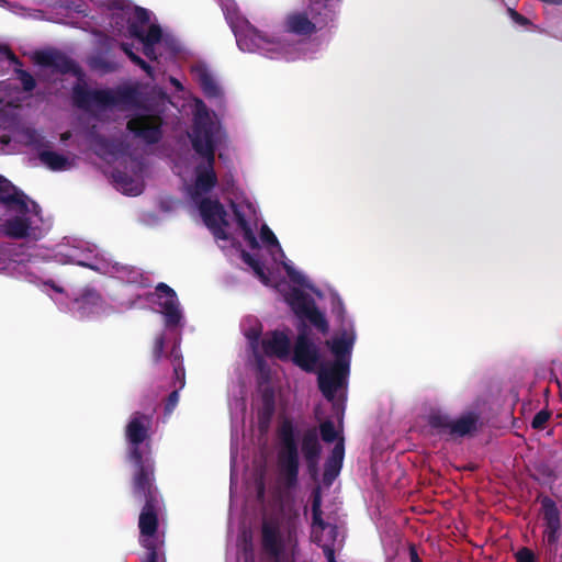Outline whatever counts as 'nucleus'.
<instances>
[{
    "label": "nucleus",
    "instance_id": "f257e3e1",
    "mask_svg": "<svg viewBox=\"0 0 562 562\" xmlns=\"http://www.w3.org/2000/svg\"><path fill=\"white\" fill-rule=\"evenodd\" d=\"M146 473L132 476L133 496L139 503H144L138 519L139 532L144 537L140 543L146 550L142 562H159L160 553L154 536L158 530L161 496L156 486L155 475H147Z\"/></svg>",
    "mask_w": 562,
    "mask_h": 562
},
{
    "label": "nucleus",
    "instance_id": "f03ea898",
    "mask_svg": "<svg viewBox=\"0 0 562 562\" xmlns=\"http://www.w3.org/2000/svg\"><path fill=\"white\" fill-rule=\"evenodd\" d=\"M191 143L194 151L205 159V162L195 167V182L193 199L198 195L209 193L217 184V176L214 170L215 165V139L214 123L207 114H198L194 117Z\"/></svg>",
    "mask_w": 562,
    "mask_h": 562
},
{
    "label": "nucleus",
    "instance_id": "7ed1b4c3",
    "mask_svg": "<svg viewBox=\"0 0 562 562\" xmlns=\"http://www.w3.org/2000/svg\"><path fill=\"white\" fill-rule=\"evenodd\" d=\"M340 0H310L307 11H293L285 15L286 33L308 37L334 20L335 5Z\"/></svg>",
    "mask_w": 562,
    "mask_h": 562
},
{
    "label": "nucleus",
    "instance_id": "20e7f679",
    "mask_svg": "<svg viewBox=\"0 0 562 562\" xmlns=\"http://www.w3.org/2000/svg\"><path fill=\"white\" fill-rule=\"evenodd\" d=\"M0 203L8 211L20 214L4 221L1 225L3 234L14 239L27 237L31 228V221L26 217L27 196L2 176H0Z\"/></svg>",
    "mask_w": 562,
    "mask_h": 562
},
{
    "label": "nucleus",
    "instance_id": "39448f33",
    "mask_svg": "<svg viewBox=\"0 0 562 562\" xmlns=\"http://www.w3.org/2000/svg\"><path fill=\"white\" fill-rule=\"evenodd\" d=\"M149 425V416L135 413L125 429V436L130 443L128 460L134 465L133 476L145 472L147 475H155V461L150 454L149 445H146L147 451L140 447L148 438Z\"/></svg>",
    "mask_w": 562,
    "mask_h": 562
},
{
    "label": "nucleus",
    "instance_id": "423d86ee",
    "mask_svg": "<svg viewBox=\"0 0 562 562\" xmlns=\"http://www.w3.org/2000/svg\"><path fill=\"white\" fill-rule=\"evenodd\" d=\"M278 436L280 439L278 452L279 475L285 487L293 488L299 481L300 456L294 426L290 419L281 423Z\"/></svg>",
    "mask_w": 562,
    "mask_h": 562
},
{
    "label": "nucleus",
    "instance_id": "0eeeda50",
    "mask_svg": "<svg viewBox=\"0 0 562 562\" xmlns=\"http://www.w3.org/2000/svg\"><path fill=\"white\" fill-rule=\"evenodd\" d=\"M131 97L130 90L113 92L111 89H89L86 85L77 83L72 88V103L83 111L93 109L105 110L124 103Z\"/></svg>",
    "mask_w": 562,
    "mask_h": 562
},
{
    "label": "nucleus",
    "instance_id": "6e6552de",
    "mask_svg": "<svg viewBox=\"0 0 562 562\" xmlns=\"http://www.w3.org/2000/svg\"><path fill=\"white\" fill-rule=\"evenodd\" d=\"M480 415L475 412H468L457 419L440 412L431 413L428 416V425L440 436H448L451 439L471 436L479 428Z\"/></svg>",
    "mask_w": 562,
    "mask_h": 562
},
{
    "label": "nucleus",
    "instance_id": "1a4fd4ad",
    "mask_svg": "<svg viewBox=\"0 0 562 562\" xmlns=\"http://www.w3.org/2000/svg\"><path fill=\"white\" fill-rule=\"evenodd\" d=\"M285 302L299 318L310 321L322 334L328 333V322L310 294L299 288H292L285 295Z\"/></svg>",
    "mask_w": 562,
    "mask_h": 562
},
{
    "label": "nucleus",
    "instance_id": "9d476101",
    "mask_svg": "<svg viewBox=\"0 0 562 562\" xmlns=\"http://www.w3.org/2000/svg\"><path fill=\"white\" fill-rule=\"evenodd\" d=\"M108 8L112 11V22L119 24V18H126L127 33L130 37L143 38L146 35L145 27L150 20L149 11L142 7H132L122 0L110 1Z\"/></svg>",
    "mask_w": 562,
    "mask_h": 562
},
{
    "label": "nucleus",
    "instance_id": "9b49d317",
    "mask_svg": "<svg viewBox=\"0 0 562 562\" xmlns=\"http://www.w3.org/2000/svg\"><path fill=\"white\" fill-rule=\"evenodd\" d=\"M232 30L236 37V43L243 52H262L271 54H280L283 45L280 41L269 38L262 32L246 23L245 29L238 30L232 25Z\"/></svg>",
    "mask_w": 562,
    "mask_h": 562
},
{
    "label": "nucleus",
    "instance_id": "f8f14e48",
    "mask_svg": "<svg viewBox=\"0 0 562 562\" xmlns=\"http://www.w3.org/2000/svg\"><path fill=\"white\" fill-rule=\"evenodd\" d=\"M198 207L203 223L212 232L214 237L227 240L228 235L225 231L228 226L227 212L220 200L203 198L198 203Z\"/></svg>",
    "mask_w": 562,
    "mask_h": 562
},
{
    "label": "nucleus",
    "instance_id": "ddd939ff",
    "mask_svg": "<svg viewBox=\"0 0 562 562\" xmlns=\"http://www.w3.org/2000/svg\"><path fill=\"white\" fill-rule=\"evenodd\" d=\"M162 125L158 114H136L127 121L126 128L147 145H155L162 139Z\"/></svg>",
    "mask_w": 562,
    "mask_h": 562
},
{
    "label": "nucleus",
    "instance_id": "4468645a",
    "mask_svg": "<svg viewBox=\"0 0 562 562\" xmlns=\"http://www.w3.org/2000/svg\"><path fill=\"white\" fill-rule=\"evenodd\" d=\"M292 361L305 372H314L321 362L319 349L308 336L305 325L295 339Z\"/></svg>",
    "mask_w": 562,
    "mask_h": 562
},
{
    "label": "nucleus",
    "instance_id": "2eb2a0df",
    "mask_svg": "<svg viewBox=\"0 0 562 562\" xmlns=\"http://www.w3.org/2000/svg\"><path fill=\"white\" fill-rule=\"evenodd\" d=\"M349 372L350 367L340 361H334L318 372V389L327 401H334L337 391L347 384Z\"/></svg>",
    "mask_w": 562,
    "mask_h": 562
},
{
    "label": "nucleus",
    "instance_id": "dca6fc26",
    "mask_svg": "<svg viewBox=\"0 0 562 562\" xmlns=\"http://www.w3.org/2000/svg\"><path fill=\"white\" fill-rule=\"evenodd\" d=\"M543 520V541L549 548L557 549L562 535L561 513L557 503L549 496L540 499Z\"/></svg>",
    "mask_w": 562,
    "mask_h": 562
},
{
    "label": "nucleus",
    "instance_id": "f3484780",
    "mask_svg": "<svg viewBox=\"0 0 562 562\" xmlns=\"http://www.w3.org/2000/svg\"><path fill=\"white\" fill-rule=\"evenodd\" d=\"M156 295L160 300L159 306L162 308L166 326L175 327L181 321V312L177 293L168 284L160 282L156 285Z\"/></svg>",
    "mask_w": 562,
    "mask_h": 562
},
{
    "label": "nucleus",
    "instance_id": "a211bd4d",
    "mask_svg": "<svg viewBox=\"0 0 562 562\" xmlns=\"http://www.w3.org/2000/svg\"><path fill=\"white\" fill-rule=\"evenodd\" d=\"M34 58L38 65L53 68L63 75L76 74L78 71L77 64L60 52L42 50L35 53Z\"/></svg>",
    "mask_w": 562,
    "mask_h": 562
},
{
    "label": "nucleus",
    "instance_id": "6ab92c4d",
    "mask_svg": "<svg viewBox=\"0 0 562 562\" xmlns=\"http://www.w3.org/2000/svg\"><path fill=\"white\" fill-rule=\"evenodd\" d=\"M276 413V394L271 386L261 391L260 406L257 411V425L261 434H266Z\"/></svg>",
    "mask_w": 562,
    "mask_h": 562
},
{
    "label": "nucleus",
    "instance_id": "aec40b11",
    "mask_svg": "<svg viewBox=\"0 0 562 562\" xmlns=\"http://www.w3.org/2000/svg\"><path fill=\"white\" fill-rule=\"evenodd\" d=\"M355 333L344 330L339 337L326 340V346L330 349L335 357L334 361H340L350 367L351 352L355 345Z\"/></svg>",
    "mask_w": 562,
    "mask_h": 562
},
{
    "label": "nucleus",
    "instance_id": "412c9836",
    "mask_svg": "<svg viewBox=\"0 0 562 562\" xmlns=\"http://www.w3.org/2000/svg\"><path fill=\"white\" fill-rule=\"evenodd\" d=\"M345 457V443L344 438H339L334 448L330 451V454L325 461L324 472H323V482L325 485L329 486L339 475L340 470L342 468Z\"/></svg>",
    "mask_w": 562,
    "mask_h": 562
},
{
    "label": "nucleus",
    "instance_id": "4be33fe9",
    "mask_svg": "<svg viewBox=\"0 0 562 562\" xmlns=\"http://www.w3.org/2000/svg\"><path fill=\"white\" fill-rule=\"evenodd\" d=\"M261 348L263 355L268 357L276 356L279 359H285L290 353V340L285 334L276 330L270 338L261 340Z\"/></svg>",
    "mask_w": 562,
    "mask_h": 562
},
{
    "label": "nucleus",
    "instance_id": "5701e85b",
    "mask_svg": "<svg viewBox=\"0 0 562 562\" xmlns=\"http://www.w3.org/2000/svg\"><path fill=\"white\" fill-rule=\"evenodd\" d=\"M261 543L266 552L271 555H279L282 549V541L277 526L263 522L261 530Z\"/></svg>",
    "mask_w": 562,
    "mask_h": 562
},
{
    "label": "nucleus",
    "instance_id": "b1692460",
    "mask_svg": "<svg viewBox=\"0 0 562 562\" xmlns=\"http://www.w3.org/2000/svg\"><path fill=\"white\" fill-rule=\"evenodd\" d=\"M194 72L196 80L206 98L213 99L220 98L222 95L221 88L206 67L198 66L194 68Z\"/></svg>",
    "mask_w": 562,
    "mask_h": 562
},
{
    "label": "nucleus",
    "instance_id": "393cba45",
    "mask_svg": "<svg viewBox=\"0 0 562 562\" xmlns=\"http://www.w3.org/2000/svg\"><path fill=\"white\" fill-rule=\"evenodd\" d=\"M301 451L304 459L321 458L322 445L315 427L304 431L301 440Z\"/></svg>",
    "mask_w": 562,
    "mask_h": 562
},
{
    "label": "nucleus",
    "instance_id": "a878e982",
    "mask_svg": "<svg viewBox=\"0 0 562 562\" xmlns=\"http://www.w3.org/2000/svg\"><path fill=\"white\" fill-rule=\"evenodd\" d=\"M162 31L158 24H151L146 31V35L143 38H138L143 45V53L149 59H156L154 46L161 41Z\"/></svg>",
    "mask_w": 562,
    "mask_h": 562
},
{
    "label": "nucleus",
    "instance_id": "bb28decb",
    "mask_svg": "<svg viewBox=\"0 0 562 562\" xmlns=\"http://www.w3.org/2000/svg\"><path fill=\"white\" fill-rule=\"evenodd\" d=\"M327 522L323 519L322 510V492L321 487L316 486L312 492V528L325 531Z\"/></svg>",
    "mask_w": 562,
    "mask_h": 562
},
{
    "label": "nucleus",
    "instance_id": "cd10ccee",
    "mask_svg": "<svg viewBox=\"0 0 562 562\" xmlns=\"http://www.w3.org/2000/svg\"><path fill=\"white\" fill-rule=\"evenodd\" d=\"M40 160L50 170L60 171L69 166L68 158L61 154L52 150H42L38 154Z\"/></svg>",
    "mask_w": 562,
    "mask_h": 562
},
{
    "label": "nucleus",
    "instance_id": "c85d7f7f",
    "mask_svg": "<svg viewBox=\"0 0 562 562\" xmlns=\"http://www.w3.org/2000/svg\"><path fill=\"white\" fill-rule=\"evenodd\" d=\"M11 65L22 66V63L8 45L0 44V75L7 72Z\"/></svg>",
    "mask_w": 562,
    "mask_h": 562
},
{
    "label": "nucleus",
    "instance_id": "c756f323",
    "mask_svg": "<svg viewBox=\"0 0 562 562\" xmlns=\"http://www.w3.org/2000/svg\"><path fill=\"white\" fill-rule=\"evenodd\" d=\"M241 259L246 265H248L252 269L255 274L263 283H268L269 278L267 277V274L265 272V267L260 260L256 259L252 255H250L249 252H247L245 250L241 251Z\"/></svg>",
    "mask_w": 562,
    "mask_h": 562
},
{
    "label": "nucleus",
    "instance_id": "7c9ffc66",
    "mask_svg": "<svg viewBox=\"0 0 562 562\" xmlns=\"http://www.w3.org/2000/svg\"><path fill=\"white\" fill-rule=\"evenodd\" d=\"M115 270L120 274V278L125 280L127 283L140 284L143 274L135 267L121 266L116 267Z\"/></svg>",
    "mask_w": 562,
    "mask_h": 562
},
{
    "label": "nucleus",
    "instance_id": "2f4dec72",
    "mask_svg": "<svg viewBox=\"0 0 562 562\" xmlns=\"http://www.w3.org/2000/svg\"><path fill=\"white\" fill-rule=\"evenodd\" d=\"M171 356L173 358V360H172L173 375H175V379L179 382V390H180L186 384V370H184V367L181 361V356H179L175 349L172 350Z\"/></svg>",
    "mask_w": 562,
    "mask_h": 562
},
{
    "label": "nucleus",
    "instance_id": "473e14b6",
    "mask_svg": "<svg viewBox=\"0 0 562 562\" xmlns=\"http://www.w3.org/2000/svg\"><path fill=\"white\" fill-rule=\"evenodd\" d=\"M319 432L323 441L331 443L338 439V432L331 420L327 419L319 425Z\"/></svg>",
    "mask_w": 562,
    "mask_h": 562
},
{
    "label": "nucleus",
    "instance_id": "72a5a7b5",
    "mask_svg": "<svg viewBox=\"0 0 562 562\" xmlns=\"http://www.w3.org/2000/svg\"><path fill=\"white\" fill-rule=\"evenodd\" d=\"M325 530H327L326 533H324V531H322L318 528H316V529L313 528L312 539L314 540V533L316 532L318 536H323L322 543H330L334 547V544H335V542L337 540V537H338V527H337V525H333V524H328L327 522V526H326Z\"/></svg>",
    "mask_w": 562,
    "mask_h": 562
},
{
    "label": "nucleus",
    "instance_id": "f704fd0d",
    "mask_svg": "<svg viewBox=\"0 0 562 562\" xmlns=\"http://www.w3.org/2000/svg\"><path fill=\"white\" fill-rule=\"evenodd\" d=\"M21 66H15L14 70L18 75V79L20 80L22 88L25 92H31L36 87V81L34 77L26 70L21 69Z\"/></svg>",
    "mask_w": 562,
    "mask_h": 562
},
{
    "label": "nucleus",
    "instance_id": "c9c22d12",
    "mask_svg": "<svg viewBox=\"0 0 562 562\" xmlns=\"http://www.w3.org/2000/svg\"><path fill=\"white\" fill-rule=\"evenodd\" d=\"M246 337L249 341V345L254 351L255 357L257 358L258 362L262 361L261 356L258 352V345L261 336V328H250L246 331Z\"/></svg>",
    "mask_w": 562,
    "mask_h": 562
},
{
    "label": "nucleus",
    "instance_id": "e433bc0d",
    "mask_svg": "<svg viewBox=\"0 0 562 562\" xmlns=\"http://www.w3.org/2000/svg\"><path fill=\"white\" fill-rule=\"evenodd\" d=\"M323 536H318L316 532L314 533V543L322 548L323 553L327 560V562L336 561L335 557V548L330 543H322Z\"/></svg>",
    "mask_w": 562,
    "mask_h": 562
},
{
    "label": "nucleus",
    "instance_id": "4c0bfd02",
    "mask_svg": "<svg viewBox=\"0 0 562 562\" xmlns=\"http://www.w3.org/2000/svg\"><path fill=\"white\" fill-rule=\"evenodd\" d=\"M260 238L262 243L266 244L267 246L280 248V244L277 236L266 224L261 226Z\"/></svg>",
    "mask_w": 562,
    "mask_h": 562
},
{
    "label": "nucleus",
    "instance_id": "58836bf2",
    "mask_svg": "<svg viewBox=\"0 0 562 562\" xmlns=\"http://www.w3.org/2000/svg\"><path fill=\"white\" fill-rule=\"evenodd\" d=\"M550 417H551V413L549 411L541 409L533 416V418L531 420V427L533 429H538V430L543 429L546 427V424L550 419Z\"/></svg>",
    "mask_w": 562,
    "mask_h": 562
},
{
    "label": "nucleus",
    "instance_id": "ea45409f",
    "mask_svg": "<svg viewBox=\"0 0 562 562\" xmlns=\"http://www.w3.org/2000/svg\"><path fill=\"white\" fill-rule=\"evenodd\" d=\"M91 66L93 68L102 69L105 72H112L115 71L117 68V65L114 61H109L102 57H95L91 61Z\"/></svg>",
    "mask_w": 562,
    "mask_h": 562
},
{
    "label": "nucleus",
    "instance_id": "a19ab883",
    "mask_svg": "<svg viewBox=\"0 0 562 562\" xmlns=\"http://www.w3.org/2000/svg\"><path fill=\"white\" fill-rule=\"evenodd\" d=\"M179 403V390H173L167 397L164 406L165 415L169 416L173 413Z\"/></svg>",
    "mask_w": 562,
    "mask_h": 562
},
{
    "label": "nucleus",
    "instance_id": "79ce46f5",
    "mask_svg": "<svg viewBox=\"0 0 562 562\" xmlns=\"http://www.w3.org/2000/svg\"><path fill=\"white\" fill-rule=\"evenodd\" d=\"M319 459L321 458L304 459L307 473L310 477L315 482L318 481L319 477Z\"/></svg>",
    "mask_w": 562,
    "mask_h": 562
},
{
    "label": "nucleus",
    "instance_id": "37998d69",
    "mask_svg": "<svg viewBox=\"0 0 562 562\" xmlns=\"http://www.w3.org/2000/svg\"><path fill=\"white\" fill-rule=\"evenodd\" d=\"M232 210L234 213L236 224L241 231L250 227V224L248 223L245 214L239 210L238 205L234 202H232Z\"/></svg>",
    "mask_w": 562,
    "mask_h": 562
},
{
    "label": "nucleus",
    "instance_id": "c03bdc74",
    "mask_svg": "<svg viewBox=\"0 0 562 562\" xmlns=\"http://www.w3.org/2000/svg\"><path fill=\"white\" fill-rule=\"evenodd\" d=\"M165 350V337L164 335L158 336L155 339L154 348H153V359L155 362L160 361L164 356Z\"/></svg>",
    "mask_w": 562,
    "mask_h": 562
},
{
    "label": "nucleus",
    "instance_id": "a18cd8bd",
    "mask_svg": "<svg viewBox=\"0 0 562 562\" xmlns=\"http://www.w3.org/2000/svg\"><path fill=\"white\" fill-rule=\"evenodd\" d=\"M515 558L516 562H536L535 553L532 552V550L526 547L519 549L516 552Z\"/></svg>",
    "mask_w": 562,
    "mask_h": 562
},
{
    "label": "nucleus",
    "instance_id": "49530a36",
    "mask_svg": "<svg viewBox=\"0 0 562 562\" xmlns=\"http://www.w3.org/2000/svg\"><path fill=\"white\" fill-rule=\"evenodd\" d=\"M285 271L292 282L300 284V285L304 284L305 278L302 273L297 272L291 266H285Z\"/></svg>",
    "mask_w": 562,
    "mask_h": 562
},
{
    "label": "nucleus",
    "instance_id": "de8ad7c7",
    "mask_svg": "<svg viewBox=\"0 0 562 562\" xmlns=\"http://www.w3.org/2000/svg\"><path fill=\"white\" fill-rule=\"evenodd\" d=\"M285 271L292 282L300 284V285L304 284L305 278L302 273L297 272L291 266H285Z\"/></svg>",
    "mask_w": 562,
    "mask_h": 562
},
{
    "label": "nucleus",
    "instance_id": "09e8293b",
    "mask_svg": "<svg viewBox=\"0 0 562 562\" xmlns=\"http://www.w3.org/2000/svg\"><path fill=\"white\" fill-rule=\"evenodd\" d=\"M244 239L248 243L251 249L259 248V243L252 232L251 226L243 231Z\"/></svg>",
    "mask_w": 562,
    "mask_h": 562
},
{
    "label": "nucleus",
    "instance_id": "8fccbe9b",
    "mask_svg": "<svg viewBox=\"0 0 562 562\" xmlns=\"http://www.w3.org/2000/svg\"><path fill=\"white\" fill-rule=\"evenodd\" d=\"M509 14H510V18L519 25L525 26L529 23V20L526 16H524L522 14L518 13L517 11H515L513 9H509Z\"/></svg>",
    "mask_w": 562,
    "mask_h": 562
},
{
    "label": "nucleus",
    "instance_id": "3c124183",
    "mask_svg": "<svg viewBox=\"0 0 562 562\" xmlns=\"http://www.w3.org/2000/svg\"><path fill=\"white\" fill-rule=\"evenodd\" d=\"M408 554L411 562H422V559L418 555L417 547L415 544H409Z\"/></svg>",
    "mask_w": 562,
    "mask_h": 562
},
{
    "label": "nucleus",
    "instance_id": "603ef678",
    "mask_svg": "<svg viewBox=\"0 0 562 562\" xmlns=\"http://www.w3.org/2000/svg\"><path fill=\"white\" fill-rule=\"evenodd\" d=\"M115 181L122 186H126L127 183L132 182V178L128 177L126 173L119 172L116 176H114Z\"/></svg>",
    "mask_w": 562,
    "mask_h": 562
},
{
    "label": "nucleus",
    "instance_id": "864d4df0",
    "mask_svg": "<svg viewBox=\"0 0 562 562\" xmlns=\"http://www.w3.org/2000/svg\"><path fill=\"white\" fill-rule=\"evenodd\" d=\"M139 68H142L148 76L153 77V67L145 61L143 58L139 59V61L136 64Z\"/></svg>",
    "mask_w": 562,
    "mask_h": 562
},
{
    "label": "nucleus",
    "instance_id": "5fc2aeb1",
    "mask_svg": "<svg viewBox=\"0 0 562 562\" xmlns=\"http://www.w3.org/2000/svg\"><path fill=\"white\" fill-rule=\"evenodd\" d=\"M94 140L98 145L105 148L108 146V139L101 135H95Z\"/></svg>",
    "mask_w": 562,
    "mask_h": 562
},
{
    "label": "nucleus",
    "instance_id": "6e6d98bb",
    "mask_svg": "<svg viewBox=\"0 0 562 562\" xmlns=\"http://www.w3.org/2000/svg\"><path fill=\"white\" fill-rule=\"evenodd\" d=\"M121 49L126 54V56L133 53L132 45L128 43H121Z\"/></svg>",
    "mask_w": 562,
    "mask_h": 562
},
{
    "label": "nucleus",
    "instance_id": "4d7b16f0",
    "mask_svg": "<svg viewBox=\"0 0 562 562\" xmlns=\"http://www.w3.org/2000/svg\"><path fill=\"white\" fill-rule=\"evenodd\" d=\"M257 495L259 499H261L265 496V484L262 481L258 484Z\"/></svg>",
    "mask_w": 562,
    "mask_h": 562
},
{
    "label": "nucleus",
    "instance_id": "13d9d810",
    "mask_svg": "<svg viewBox=\"0 0 562 562\" xmlns=\"http://www.w3.org/2000/svg\"><path fill=\"white\" fill-rule=\"evenodd\" d=\"M117 21H119V24H115V26L121 32L126 24V18H119Z\"/></svg>",
    "mask_w": 562,
    "mask_h": 562
},
{
    "label": "nucleus",
    "instance_id": "bf43d9fd",
    "mask_svg": "<svg viewBox=\"0 0 562 562\" xmlns=\"http://www.w3.org/2000/svg\"><path fill=\"white\" fill-rule=\"evenodd\" d=\"M127 57H128V58H130V60H131L132 63H134V64H137V63L139 61V59L142 58V57H139L137 54H135L134 52H133V53H131Z\"/></svg>",
    "mask_w": 562,
    "mask_h": 562
},
{
    "label": "nucleus",
    "instance_id": "052dcab7",
    "mask_svg": "<svg viewBox=\"0 0 562 562\" xmlns=\"http://www.w3.org/2000/svg\"><path fill=\"white\" fill-rule=\"evenodd\" d=\"M46 284H49L56 292H59V293L63 292V289L58 285H55L53 281H49Z\"/></svg>",
    "mask_w": 562,
    "mask_h": 562
},
{
    "label": "nucleus",
    "instance_id": "680f3d73",
    "mask_svg": "<svg viewBox=\"0 0 562 562\" xmlns=\"http://www.w3.org/2000/svg\"><path fill=\"white\" fill-rule=\"evenodd\" d=\"M70 136L69 132H66L61 135V139L65 140V139H68Z\"/></svg>",
    "mask_w": 562,
    "mask_h": 562
},
{
    "label": "nucleus",
    "instance_id": "e2e57ef3",
    "mask_svg": "<svg viewBox=\"0 0 562 562\" xmlns=\"http://www.w3.org/2000/svg\"><path fill=\"white\" fill-rule=\"evenodd\" d=\"M339 305L341 307V312H344L342 302H339Z\"/></svg>",
    "mask_w": 562,
    "mask_h": 562
},
{
    "label": "nucleus",
    "instance_id": "0e129e2a",
    "mask_svg": "<svg viewBox=\"0 0 562 562\" xmlns=\"http://www.w3.org/2000/svg\"><path fill=\"white\" fill-rule=\"evenodd\" d=\"M334 562H337V561H334Z\"/></svg>",
    "mask_w": 562,
    "mask_h": 562
}]
</instances>
